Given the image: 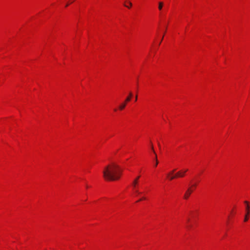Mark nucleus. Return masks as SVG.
I'll return each mask as SVG.
<instances>
[{"mask_svg":"<svg viewBox=\"0 0 250 250\" xmlns=\"http://www.w3.org/2000/svg\"><path fill=\"white\" fill-rule=\"evenodd\" d=\"M158 145L159 148H161V146H160V145L159 143H158Z\"/></svg>","mask_w":250,"mask_h":250,"instance_id":"f3484780","label":"nucleus"},{"mask_svg":"<svg viewBox=\"0 0 250 250\" xmlns=\"http://www.w3.org/2000/svg\"><path fill=\"white\" fill-rule=\"evenodd\" d=\"M146 199V198L145 197H143L142 199H140L138 201V202L139 201H141L142 200H145Z\"/></svg>","mask_w":250,"mask_h":250,"instance_id":"ddd939ff","label":"nucleus"},{"mask_svg":"<svg viewBox=\"0 0 250 250\" xmlns=\"http://www.w3.org/2000/svg\"><path fill=\"white\" fill-rule=\"evenodd\" d=\"M135 189V192L138 194H141V193L138 190V189H136V188H134Z\"/></svg>","mask_w":250,"mask_h":250,"instance_id":"9b49d317","label":"nucleus"},{"mask_svg":"<svg viewBox=\"0 0 250 250\" xmlns=\"http://www.w3.org/2000/svg\"><path fill=\"white\" fill-rule=\"evenodd\" d=\"M121 173V168L115 164L106 166L103 171V177L107 181H115L119 179Z\"/></svg>","mask_w":250,"mask_h":250,"instance_id":"f257e3e1","label":"nucleus"},{"mask_svg":"<svg viewBox=\"0 0 250 250\" xmlns=\"http://www.w3.org/2000/svg\"><path fill=\"white\" fill-rule=\"evenodd\" d=\"M174 171L175 170H173L172 171L167 174V177L169 180H172L174 178H177V176H176V174L175 175H172L174 173Z\"/></svg>","mask_w":250,"mask_h":250,"instance_id":"20e7f679","label":"nucleus"},{"mask_svg":"<svg viewBox=\"0 0 250 250\" xmlns=\"http://www.w3.org/2000/svg\"><path fill=\"white\" fill-rule=\"evenodd\" d=\"M244 203L246 204V214L244 218V221L247 222L248 220V217L250 213V205L249 202L245 201Z\"/></svg>","mask_w":250,"mask_h":250,"instance_id":"f03ea898","label":"nucleus"},{"mask_svg":"<svg viewBox=\"0 0 250 250\" xmlns=\"http://www.w3.org/2000/svg\"><path fill=\"white\" fill-rule=\"evenodd\" d=\"M135 101H137V96H136L135 98Z\"/></svg>","mask_w":250,"mask_h":250,"instance_id":"dca6fc26","label":"nucleus"},{"mask_svg":"<svg viewBox=\"0 0 250 250\" xmlns=\"http://www.w3.org/2000/svg\"><path fill=\"white\" fill-rule=\"evenodd\" d=\"M192 190L191 189V188H188V190L186 191V192H185L184 196V198L185 199H188V197H189L190 195L191 194V193H192Z\"/></svg>","mask_w":250,"mask_h":250,"instance_id":"39448f33","label":"nucleus"},{"mask_svg":"<svg viewBox=\"0 0 250 250\" xmlns=\"http://www.w3.org/2000/svg\"><path fill=\"white\" fill-rule=\"evenodd\" d=\"M128 3V4H129V6H128V5H126V4H124V5H125V7H126L129 8L130 7H131V6H132V3H131V2H129V1Z\"/></svg>","mask_w":250,"mask_h":250,"instance_id":"9d476101","label":"nucleus"},{"mask_svg":"<svg viewBox=\"0 0 250 250\" xmlns=\"http://www.w3.org/2000/svg\"><path fill=\"white\" fill-rule=\"evenodd\" d=\"M140 176H138L134 180V181L132 182V186L133 187V188H136V186L138 184V180L140 178Z\"/></svg>","mask_w":250,"mask_h":250,"instance_id":"0eeeda50","label":"nucleus"},{"mask_svg":"<svg viewBox=\"0 0 250 250\" xmlns=\"http://www.w3.org/2000/svg\"><path fill=\"white\" fill-rule=\"evenodd\" d=\"M163 2H159V5H158V9L159 10H161L162 9L163 6Z\"/></svg>","mask_w":250,"mask_h":250,"instance_id":"6e6552de","label":"nucleus"},{"mask_svg":"<svg viewBox=\"0 0 250 250\" xmlns=\"http://www.w3.org/2000/svg\"><path fill=\"white\" fill-rule=\"evenodd\" d=\"M185 171H184L183 170H181L178 171L176 173V176H177V177H183L185 176Z\"/></svg>","mask_w":250,"mask_h":250,"instance_id":"423d86ee","label":"nucleus"},{"mask_svg":"<svg viewBox=\"0 0 250 250\" xmlns=\"http://www.w3.org/2000/svg\"><path fill=\"white\" fill-rule=\"evenodd\" d=\"M68 5H69V3H67V4H66V6H65L67 7Z\"/></svg>","mask_w":250,"mask_h":250,"instance_id":"a211bd4d","label":"nucleus"},{"mask_svg":"<svg viewBox=\"0 0 250 250\" xmlns=\"http://www.w3.org/2000/svg\"><path fill=\"white\" fill-rule=\"evenodd\" d=\"M183 170L184 171H185V173H186V172L188 171V169H186Z\"/></svg>","mask_w":250,"mask_h":250,"instance_id":"2eb2a0df","label":"nucleus"},{"mask_svg":"<svg viewBox=\"0 0 250 250\" xmlns=\"http://www.w3.org/2000/svg\"><path fill=\"white\" fill-rule=\"evenodd\" d=\"M151 149L152 150V151H153L154 153V154H155V153H155V151H154V150L153 146V145H151Z\"/></svg>","mask_w":250,"mask_h":250,"instance_id":"f8f14e48","label":"nucleus"},{"mask_svg":"<svg viewBox=\"0 0 250 250\" xmlns=\"http://www.w3.org/2000/svg\"><path fill=\"white\" fill-rule=\"evenodd\" d=\"M193 186V187H195L196 186V184H195V185H194Z\"/></svg>","mask_w":250,"mask_h":250,"instance_id":"6ab92c4d","label":"nucleus"},{"mask_svg":"<svg viewBox=\"0 0 250 250\" xmlns=\"http://www.w3.org/2000/svg\"><path fill=\"white\" fill-rule=\"evenodd\" d=\"M155 154V161H156V163L154 165V167H156L158 165V160H157V154L156 153L154 154Z\"/></svg>","mask_w":250,"mask_h":250,"instance_id":"1a4fd4ad","label":"nucleus"},{"mask_svg":"<svg viewBox=\"0 0 250 250\" xmlns=\"http://www.w3.org/2000/svg\"><path fill=\"white\" fill-rule=\"evenodd\" d=\"M163 38H164V36H163L162 39H161V41H160V43H159V45L160 44V43H161L162 40H163Z\"/></svg>","mask_w":250,"mask_h":250,"instance_id":"4468645a","label":"nucleus"},{"mask_svg":"<svg viewBox=\"0 0 250 250\" xmlns=\"http://www.w3.org/2000/svg\"><path fill=\"white\" fill-rule=\"evenodd\" d=\"M132 93L130 92L129 94V96L126 98L124 103H122L119 106V108L120 110H123L125 108L126 106V104L127 102H129L131 100V99L132 97Z\"/></svg>","mask_w":250,"mask_h":250,"instance_id":"7ed1b4c3","label":"nucleus"}]
</instances>
